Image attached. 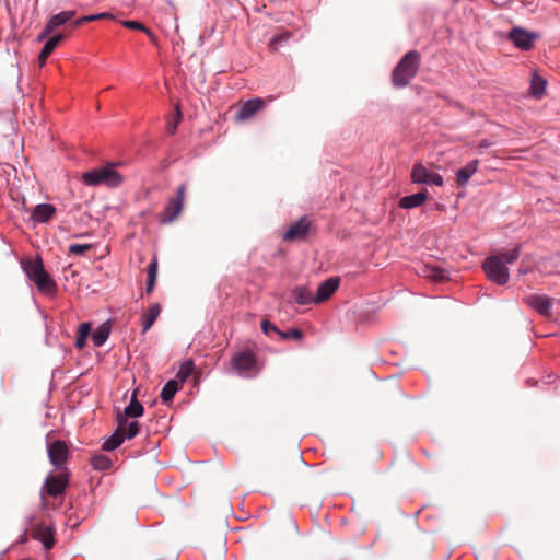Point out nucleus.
I'll return each mask as SVG.
<instances>
[{
    "label": "nucleus",
    "instance_id": "f257e3e1",
    "mask_svg": "<svg viewBox=\"0 0 560 560\" xmlns=\"http://www.w3.org/2000/svg\"><path fill=\"white\" fill-rule=\"evenodd\" d=\"M22 267L30 280L35 283L38 291L46 295H54L57 292V284L44 269L43 259L39 256L35 259L23 260Z\"/></svg>",
    "mask_w": 560,
    "mask_h": 560
},
{
    "label": "nucleus",
    "instance_id": "f03ea898",
    "mask_svg": "<svg viewBox=\"0 0 560 560\" xmlns=\"http://www.w3.org/2000/svg\"><path fill=\"white\" fill-rule=\"evenodd\" d=\"M421 56L417 50L408 51L392 72V82L396 88H405L417 75Z\"/></svg>",
    "mask_w": 560,
    "mask_h": 560
},
{
    "label": "nucleus",
    "instance_id": "7ed1b4c3",
    "mask_svg": "<svg viewBox=\"0 0 560 560\" xmlns=\"http://www.w3.org/2000/svg\"><path fill=\"white\" fill-rule=\"evenodd\" d=\"M82 180L89 186L106 185L108 187H117L120 185L122 177L116 172L112 165L100 168H93L82 175Z\"/></svg>",
    "mask_w": 560,
    "mask_h": 560
},
{
    "label": "nucleus",
    "instance_id": "20e7f679",
    "mask_svg": "<svg viewBox=\"0 0 560 560\" xmlns=\"http://www.w3.org/2000/svg\"><path fill=\"white\" fill-rule=\"evenodd\" d=\"M70 472L68 469H60L58 474H49L40 489V499L44 502L46 497L58 498L62 495L69 486Z\"/></svg>",
    "mask_w": 560,
    "mask_h": 560
},
{
    "label": "nucleus",
    "instance_id": "39448f33",
    "mask_svg": "<svg viewBox=\"0 0 560 560\" xmlns=\"http://www.w3.org/2000/svg\"><path fill=\"white\" fill-rule=\"evenodd\" d=\"M231 363L233 369L244 377H254L258 374L259 368L257 364V359L254 352L249 350H243L236 352L232 359Z\"/></svg>",
    "mask_w": 560,
    "mask_h": 560
},
{
    "label": "nucleus",
    "instance_id": "423d86ee",
    "mask_svg": "<svg viewBox=\"0 0 560 560\" xmlns=\"http://www.w3.org/2000/svg\"><path fill=\"white\" fill-rule=\"evenodd\" d=\"M487 277L499 285L506 284L510 279L509 268L502 261L501 256H489L482 264Z\"/></svg>",
    "mask_w": 560,
    "mask_h": 560
},
{
    "label": "nucleus",
    "instance_id": "0eeeda50",
    "mask_svg": "<svg viewBox=\"0 0 560 560\" xmlns=\"http://www.w3.org/2000/svg\"><path fill=\"white\" fill-rule=\"evenodd\" d=\"M314 232V221L308 215H303L288 226L283 240L287 242L304 241Z\"/></svg>",
    "mask_w": 560,
    "mask_h": 560
},
{
    "label": "nucleus",
    "instance_id": "6e6552de",
    "mask_svg": "<svg viewBox=\"0 0 560 560\" xmlns=\"http://www.w3.org/2000/svg\"><path fill=\"white\" fill-rule=\"evenodd\" d=\"M186 184H182L177 188L176 196L168 200L167 206L161 213L162 223H171L180 214L186 197Z\"/></svg>",
    "mask_w": 560,
    "mask_h": 560
},
{
    "label": "nucleus",
    "instance_id": "1a4fd4ad",
    "mask_svg": "<svg viewBox=\"0 0 560 560\" xmlns=\"http://www.w3.org/2000/svg\"><path fill=\"white\" fill-rule=\"evenodd\" d=\"M411 180L416 184H432L435 186H442L444 180L443 177L434 172H431L425 165L418 162L412 166Z\"/></svg>",
    "mask_w": 560,
    "mask_h": 560
},
{
    "label": "nucleus",
    "instance_id": "9d476101",
    "mask_svg": "<svg viewBox=\"0 0 560 560\" xmlns=\"http://www.w3.org/2000/svg\"><path fill=\"white\" fill-rule=\"evenodd\" d=\"M523 302L546 318H550L552 316V306L555 302V299L552 298L541 294H529L523 299Z\"/></svg>",
    "mask_w": 560,
    "mask_h": 560
},
{
    "label": "nucleus",
    "instance_id": "9b49d317",
    "mask_svg": "<svg viewBox=\"0 0 560 560\" xmlns=\"http://www.w3.org/2000/svg\"><path fill=\"white\" fill-rule=\"evenodd\" d=\"M48 457L50 463L58 469H67L63 465L69 458V448L63 441L57 440L48 445Z\"/></svg>",
    "mask_w": 560,
    "mask_h": 560
},
{
    "label": "nucleus",
    "instance_id": "f8f14e48",
    "mask_svg": "<svg viewBox=\"0 0 560 560\" xmlns=\"http://www.w3.org/2000/svg\"><path fill=\"white\" fill-rule=\"evenodd\" d=\"M266 106V101L257 97L244 102L235 114L236 121H246L253 118L258 112Z\"/></svg>",
    "mask_w": 560,
    "mask_h": 560
},
{
    "label": "nucleus",
    "instance_id": "ddd939ff",
    "mask_svg": "<svg viewBox=\"0 0 560 560\" xmlns=\"http://www.w3.org/2000/svg\"><path fill=\"white\" fill-rule=\"evenodd\" d=\"M75 15V11L68 10L59 12L58 14L52 15L47 24L45 25L42 33L38 35L37 40L43 42L47 38L51 33L55 32L56 28L69 22Z\"/></svg>",
    "mask_w": 560,
    "mask_h": 560
},
{
    "label": "nucleus",
    "instance_id": "4468645a",
    "mask_svg": "<svg viewBox=\"0 0 560 560\" xmlns=\"http://www.w3.org/2000/svg\"><path fill=\"white\" fill-rule=\"evenodd\" d=\"M509 38L517 48L529 50L534 46L537 34L529 33L521 27H514L510 31Z\"/></svg>",
    "mask_w": 560,
    "mask_h": 560
},
{
    "label": "nucleus",
    "instance_id": "2eb2a0df",
    "mask_svg": "<svg viewBox=\"0 0 560 560\" xmlns=\"http://www.w3.org/2000/svg\"><path fill=\"white\" fill-rule=\"evenodd\" d=\"M340 279L332 277L322 282L318 288L316 295L314 296V303L319 304L327 301L338 289Z\"/></svg>",
    "mask_w": 560,
    "mask_h": 560
},
{
    "label": "nucleus",
    "instance_id": "dca6fc26",
    "mask_svg": "<svg viewBox=\"0 0 560 560\" xmlns=\"http://www.w3.org/2000/svg\"><path fill=\"white\" fill-rule=\"evenodd\" d=\"M34 539L43 542L46 550H49L55 545L54 529L45 524L37 525L32 533Z\"/></svg>",
    "mask_w": 560,
    "mask_h": 560
},
{
    "label": "nucleus",
    "instance_id": "f3484780",
    "mask_svg": "<svg viewBox=\"0 0 560 560\" xmlns=\"http://www.w3.org/2000/svg\"><path fill=\"white\" fill-rule=\"evenodd\" d=\"M56 212V208L50 203L37 205L33 212L32 219L38 223H45L49 221Z\"/></svg>",
    "mask_w": 560,
    "mask_h": 560
},
{
    "label": "nucleus",
    "instance_id": "a211bd4d",
    "mask_svg": "<svg viewBox=\"0 0 560 560\" xmlns=\"http://www.w3.org/2000/svg\"><path fill=\"white\" fill-rule=\"evenodd\" d=\"M429 192L423 189L417 194L405 196L399 200V206L404 209H411L421 206L428 199Z\"/></svg>",
    "mask_w": 560,
    "mask_h": 560
},
{
    "label": "nucleus",
    "instance_id": "6ab92c4d",
    "mask_svg": "<svg viewBox=\"0 0 560 560\" xmlns=\"http://www.w3.org/2000/svg\"><path fill=\"white\" fill-rule=\"evenodd\" d=\"M65 38L63 34H56L50 37L44 45L42 51L38 56L39 67H43L46 63L47 58L51 55L57 45Z\"/></svg>",
    "mask_w": 560,
    "mask_h": 560
},
{
    "label": "nucleus",
    "instance_id": "aec40b11",
    "mask_svg": "<svg viewBox=\"0 0 560 560\" xmlns=\"http://www.w3.org/2000/svg\"><path fill=\"white\" fill-rule=\"evenodd\" d=\"M479 165L478 160H472L464 167L459 168L456 173V180L458 185L465 186L470 177L477 172Z\"/></svg>",
    "mask_w": 560,
    "mask_h": 560
},
{
    "label": "nucleus",
    "instance_id": "412c9836",
    "mask_svg": "<svg viewBox=\"0 0 560 560\" xmlns=\"http://www.w3.org/2000/svg\"><path fill=\"white\" fill-rule=\"evenodd\" d=\"M160 313L161 305L159 303H154L149 307L148 312L142 317L143 332L148 331L153 326Z\"/></svg>",
    "mask_w": 560,
    "mask_h": 560
},
{
    "label": "nucleus",
    "instance_id": "4be33fe9",
    "mask_svg": "<svg viewBox=\"0 0 560 560\" xmlns=\"http://www.w3.org/2000/svg\"><path fill=\"white\" fill-rule=\"evenodd\" d=\"M138 390L136 389L132 393L131 400L129 405L124 409L125 416H128L130 418H138L143 415V406L141 402L137 399Z\"/></svg>",
    "mask_w": 560,
    "mask_h": 560
},
{
    "label": "nucleus",
    "instance_id": "5701e85b",
    "mask_svg": "<svg viewBox=\"0 0 560 560\" xmlns=\"http://www.w3.org/2000/svg\"><path fill=\"white\" fill-rule=\"evenodd\" d=\"M158 267H159L158 259H156V257H154L147 268V273H148L147 287H145L147 294L152 293L155 288L156 277H158Z\"/></svg>",
    "mask_w": 560,
    "mask_h": 560
},
{
    "label": "nucleus",
    "instance_id": "b1692460",
    "mask_svg": "<svg viewBox=\"0 0 560 560\" xmlns=\"http://www.w3.org/2000/svg\"><path fill=\"white\" fill-rule=\"evenodd\" d=\"M292 298L301 305L314 302V296L305 287H296L292 290Z\"/></svg>",
    "mask_w": 560,
    "mask_h": 560
},
{
    "label": "nucleus",
    "instance_id": "393cba45",
    "mask_svg": "<svg viewBox=\"0 0 560 560\" xmlns=\"http://www.w3.org/2000/svg\"><path fill=\"white\" fill-rule=\"evenodd\" d=\"M546 80L537 74H534L530 81V94L535 98H541L546 91Z\"/></svg>",
    "mask_w": 560,
    "mask_h": 560
},
{
    "label": "nucleus",
    "instance_id": "a878e982",
    "mask_svg": "<svg viewBox=\"0 0 560 560\" xmlns=\"http://www.w3.org/2000/svg\"><path fill=\"white\" fill-rule=\"evenodd\" d=\"M179 383L176 380H170L162 388L161 399L163 402L172 401L175 394L179 390Z\"/></svg>",
    "mask_w": 560,
    "mask_h": 560
},
{
    "label": "nucleus",
    "instance_id": "bb28decb",
    "mask_svg": "<svg viewBox=\"0 0 560 560\" xmlns=\"http://www.w3.org/2000/svg\"><path fill=\"white\" fill-rule=\"evenodd\" d=\"M125 440L124 433L120 430H115V432L103 443L102 448L106 452H110L116 450Z\"/></svg>",
    "mask_w": 560,
    "mask_h": 560
},
{
    "label": "nucleus",
    "instance_id": "cd10ccee",
    "mask_svg": "<svg viewBox=\"0 0 560 560\" xmlns=\"http://www.w3.org/2000/svg\"><path fill=\"white\" fill-rule=\"evenodd\" d=\"M424 277L434 281H443L448 278L447 272L436 266H427L423 270Z\"/></svg>",
    "mask_w": 560,
    "mask_h": 560
},
{
    "label": "nucleus",
    "instance_id": "c85d7f7f",
    "mask_svg": "<svg viewBox=\"0 0 560 560\" xmlns=\"http://www.w3.org/2000/svg\"><path fill=\"white\" fill-rule=\"evenodd\" d=\"M110 334L109 327L103 325L98 327L93 334H92V340L95 347H101L105 343V341L108 339Z\"/></svg>",
    "mask_w": 560,
    "mask_h": 560
},
{
    "label": "nucleus",
    "instance_id": "c756f323",
    "mask_svg": "<svg viewBox=\"0 0 560 560\" xmlns=\"http://www.w3.org/2000/svg\"><path fill=\"white\" fill-rule=\"evenodd\" d=\"M91 325L89 323H82L78 328V335L75 338V347L83 349L85 347L86 338L90 335Z\"/></svg>",
    "mask_w": 560,
    "mask_h": 560
},
{
    "label": "nucleus",
    "instance_id": "7c9ffc66",
    "mask_svg": "<svg viewBox=\"0 0 560 560\" xmlns=\"http://www.w3.org/2000/svg\"><path fill=\"white\" fill-rule=\"evenodd\" d=\"M91 464L97 470H105L112 466V460L104 454H96L91 458Z\"/></svg>",
    "mask_w": 560,
    "mask_h": 560
},
{
    "label": "nucleus",
    "instance_id": "2f4dec72",
    "mask_svg": "<svg viewBox=\"0 0 560 560\" xmlns=\"http://www.w3.org/2000/svg\"><path fill=\"white\" fill-rule=\"evenodd\" d=\"M195 364L191 360H187L179 366V370L177 372V378L179 380V383H184L194 372Z\"/></svg>",
    "mask_w": 560,
    "mask_h": 560
},
{
    "label": "nucleus",
    "instance_id": "473e14b6",
    "mask_svg": "<svg viewBox=\"0 0 560 560\" xmlns=\"http://www.w3.org/2000/svg\"><path fill=\"white\" fill-rule=\"evenodd\" d=\"M182 120V113L179 109V106L176 105L175 113L173 116L168 119L166 130L170 135H174L176 132L177 126Z\"/></svg>",
    "mask_w": 560,
    "mask_h": 560
},
{
    "label": "nucleus",
    "instance_id": "72a5a7b5",
    "mask_svg": "<svg viewBox=\"0 0 560 560\" xmlns=\"http://www.w3.org/2000/svg\"><path fill=\"white\" fill-rule=\"evenodd\" d=\"M520 253L521 249L520 246H517L512 250L501 252L497 256H501L502 261L506 265L514 262L520 257Z\"/></svg>",
    "mask_w": 560,
    "mask_h": 560
},
{
    "label": "nucleus",
    "instance_id": "f704fd0d",
    "mask_svg": "<svg viewBox=\"0 0 560 560\" xmlns=\"http://www.w3.org/2000/svg\"><path fill=\"white\" fill-rule=\"evenodd\" d=\"M290 37V32H282L280 34H277L270 39L269 46L271 47V49L277 50L279 48V45L282 42H287Z\"/></svg>",
    "mask_w": 560,
    "mask_h": 560
},
{
    "label": "nucleus",
    "instance_id": "c9c22d12",
    "mask_svg": "<svg viewBox=\"0 0 560 560\" xmlns=\"http://www.w3.org/2000/svg\"><path fill=\"white\" fill-rule=\"evenodd\" d=\"M278 335L280 336L281 339H295V340H300L303 337V331L298 329V328H291V329H289L287 331L279 330Z\"/></svg>",
    "mask_w": 560,
    "mask_h": 560
},
{
    "label": "nucleus",
    "instance_id": "e433bc0d",
    "mask_svg": "<svg viewBox=\"0 0 560 560\" xmlns=\"http://www.w3.org/2000/svg\"><path fill=\"white\" fill-rule=\"evenodd\" d=\"M92 247L93 246L91 244H71L69 246V254L83 255L88 250L92 249Z\"/></svg>",
    "mask_w": 560,
    "mask_h": 560
},
{
    "label": "nucleus",
    "instance_id": "4c0bfd02",
    "mask_svg": "<svg viewBox=\"0 0 560 560\" xmlns=\"http://www.w3.org/2000/svg\"><path fill=\"white\" fill-rule=\"evenodd\" d=\"M140 431V424L138 421H131L125 429L124 435L127 439L135 438Z\"/></svg>",
    "mask_w": 560,
    "mask_h": 560
},
{
    "label": "nucleus",
    "instance_id": "58836bf2",
    "mask_svg": "<svg viewBox=\"0 0 560 560\" xmlns=\"http://www.w3.org/2000/svg\"><path fill=\"white\" fill-rule=\"evenodd\" d=\"M121 24L130 30L142 31L144 33L148 32V28L138 21H122Z\"/></svg>",
    "mask_w": 560,
    "mask_h": 560
},
{
    "label": "nucleus",
    "instance_id": "ea45409f",
    "mask_svg": "<svg viewBox=\"0 0 560 560\" xmlns=\"http://www.w3.org/2000/svg\"><path fill=\"white\" fill-rule=\"evenodd\" d=\"M128 418H129L128 416H125V412L118 413V416H117V429L116 430H120V432L124 433L125 429L130 423V422H128Z\"/></svg>",
    "mask_w": 560,
    "mask_h": 560
},
{
    "label": "nucleus",
    "instance_id": "a19ab883",
    "mask_svg": "<svg viewBox=\"0 0 560 560\" xmlns=\"http://www.w3.org/2000/svg\"><path fill=\"white\" fill-rule=\"evenodd\" d=\"M100 20V15H85V16H82L78 20H75L72 25L74 27H78V26H81L83 23H86V22H93V21H98Z\"/></svg>",
    "mask_w": 560,
    "mask_h": 560
},
{
    "label": "nucleus",
    "instance_id": "79ce46f5",
    "mask_svg": "<svg viewBox=\"0 0 560 560\" xmlns=\"http://www.w3.org/2000/svg\"><path fill=\"white\" fill-rule=\"evenodd\" d=\"M260 327H261V330L266 334V335H269L270 331H275L278 334L279 329L273 325L271 324L269 320L267 319H264L260 324Z\"/></svg>",
    "mask_w": 560,
    "mask_h": 560
},
{
    "label": "nucleus",
    "instance_id": "37998d69",
    "mask_svg": "<svg viewBox=\"0 0 560 560\" xmlns=\"http://www.w3.org/2000/svg\"><path fill=\"white\" fill-rule=\"evenodd\" d=\"M492 143L488 140H481L478 148L479 149H486V148H489Z\"/></svg>",
    "mask_w": 560,
    "mask_h": 560
},
{
    "label": "nucleus",
    "instance_id": "c03bdc74",
    "mask_svg": "<svg viewBox=\"0 0 560 560\" xmlns=\"http://www.w3.org/2000/svg\"><path fill=\"white\" fill-rule=\"evenodd\" d=\"M145 34L149 36L152 43H156V36L148 28V32Z\"/></svg>",
    "mask_w": 560,
    "mask_h": 560
},
{
    "label": "nucleus",
    "instance_id": "a18cd8bd",
    "mask_svg": "<svg viewBox=\"0 0 560 560\" xmlns=\"http://www.w3.org/2000/svg\"><path fill=\"white\" fill-rule=\"evenodd\" d=\"M98 15H100V20L113 18V15L110 13H100Z\"/></svg>",
    "mask_w": 560,
    "mask_h": 560
}]
</instances>
